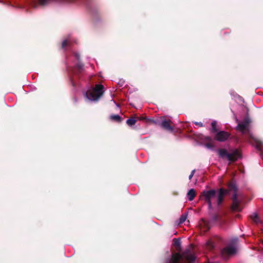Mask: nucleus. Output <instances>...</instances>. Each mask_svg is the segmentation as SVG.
<instances>
[{
    "label": "nucleus",
    "instance_id": "f257e3e1",
    "mask_svg": "<svg viewBox=\"0 0 263 263\" xmlns=\"http://www.w3.org/2000/svg\"><path fill=\"white\" fill-rule=\"evenodd\" d=\"M226 190L220 189L218 192L214 190H206L202 192L201 198L208 203L209 208L212 209V205H219L221 203Z\"/></svg>",
    "mask_w": 263,
    "mask_h": 263
},
{
    "label": "nucleus",
    "instance_id": "f03ea898",
    "mask_svg": "<svg viewBox=\"0 0 263 263\" xmlns=\"http://www.w3.org/2000/svg\"><path fill=\"white\" fill-rule=\"evenodd\" d=\"M250 121L249 119L246 118L243 121L239 122L236 127V129L241 132L242 134L247 135L250 140L252 139L256 144V146L259 149L261 148L262 142L254 137L249 129Z\"/></svg>",
    "mask_w": 263,
    "mask_h": 263
},
{
    "label": "nucleus",
    "instance_id": "7ed1b4c3",
    "mask_svg": "<svg viewBox=\"0 0 263 263\" xmlns=\"http://www.w3.org/2000/svg\"><path fill=\"white\" fill-rule=\"evenodd\" d=\"M182 258L192 263L194 261L196 257L190 249H187L182 255L179 253L173 254L171 258L166 259V263H181L180 261Z\"/></svg>",
    "mask_w": 263,
    "mask_h": 263
},
{
    "label": "nucleus",
    "instance_id": "20e7f679",
    "mask_svg": "<svg viewBox=\"0 0 263 263\" xmlns=\"http://www.w3.org/2000/svg\"><path fill=\"white\" fill-rule=\"evenodd\" d=\"M217 152L219 157L227 159L230 162L235 161L241 156V153L238 149H232L228 152L225 148H220Z\"/></svg>",
    "mask_w": 263,
    "mask_h": 263
},
{
    "label": "nucleus",
    "instance_id": "39448f33",
    "mask_svg": "<svg viewBox=\"0 0 263 263\" xmlns=\"http://www.w3.org/2000/svg\"><path fill=\"white\" fill-rule=\"evenodd\" d=\"M104 87L102 85L97 84L95 88L87 90L85 94L86 97L90 101H97L104 92Z\"/></svg>",
    "mask_w": 263,
    "mask_h": 263
},
{
    "label": "nucleus",
    "instance_id": "423d86ee",
    "mask_svg": "<svg viewBox=\"0 0 263 263\" xmlns=\"http://www.w3.org/2000/svg\"><path fill=\"white\" fill-rule=\"evenodd\" d=\"M76 0H35L33 3V7L36 8L38 6H45L52 3L61 2L65 3H71Z\"/></svg>",
    "mask_w": 263,
    "mask_h": 263
},
{
    "label": "nucleus",
    "instance_id": "0eeeda50",
    "mask_svg": "<svg viewBox=\"0 0 263 263\" xmlns=\"http://www.w3.org/2000/svg\"><path fill=\"white\" fill-rule=\"evenodd\" d=\"M230 190H233L234 193L233 195V204L232 205V209L234 211H239L240 209L239 207V201L237 199L236 191L237 188L234 183H231L229 185Z\"/></svg>",
    "mask_w": 263,
    "mask_h": 263
},
{
    "label": "nucleus",
    "instance_id": "6e6552de",
    "mask_svg": "<svg viewBox=\"0 0 263 263\" xmlns=\"http://www.w3.org/2000/svg\"><path fill=\"white\" fill-rule=\"evenodd\" d=\"M236 252V248L235 246H228L224 249H223L221 251V255L222 257L226 259L229 256L235 254Z\"/></svg>",
    "mask_w": 263,
    "mask_h": 263
},
{
    "label": "nucleus",
    "instance_id": "1a4fd4ad",
    "mask_svg": "<svg viewBox=\"0 0 263 263\" xmlns=\"http://www.w3.org/2000/svg\"><path fill=\"white\" fill-rule=\"evenodd\" d=\"M230 137L228 132L225 131H220L216 133L215 136V139L220 142L226 141Z\"/></svg>",
    "mask_w": 263,
    "mask_h": 263
},
{
    "label": "nucleus",
    "instance_id": "9d476101",
    "mask_svg": "<svg viewBox=\"0 0 263 263\" xmlns=\"http://www.w3.org/2000/svg\"><path fill=\"white\" fill-rule=\"evenodd\" d=\"M171 121L170 120H163L161 123V126L165 129L172 132L173 127L171 125Z\"/></svg>",
    "mask_w": 263,
    "mask_h": 263
},
{
    "label": "nucleus",
    "instance_id": "9b49d317",
    "mask_svg": "<svg viewBox=\"0 0 263 263\" xmlns=\"http://www.w3.org/2000/svg\"><path fill=\"white\" fill-rule=\"evenodd\" d=\"M188 199L190 201H192L195 196V191L194 189L190 190L187 194Z\"/></svg>",
    "mask_w": 263,
    "mask_h": 263
},
{
    "label": "nucleus",
    "instance_id": "f8f14e48",
    "mask_svg": "<svg viewBox=\"0 0 263 263\" xmlns=\"http://www.w3.org/2000/svg\"><path fill=\"white\" fill-rule=\"evenodd\" d=\"M187 217V213H185L183 214H182L178 220V224H180L183 223L186 220Z\"/></svg>",
    "mask_w": 263,
    "mask_h": 263
},
{
    "label": "nucleus",
    "instance_id": "ddd939ff",
    "mask_svg": "<svg viewBox=\"0 0 263 263\" xmlns=\"http://www.w3.org/2000/svg\"><path fill=\"white\" fill-rule=\"evenodd\" d=\"M251 218L252 220L255 223H258L259 222L260 220L258 217V215L256 213H253L251 216Z\"/></svg>",
    "mask_w": 263,
    "mask_h": 263
},
{
    "label": "nucleus",
    "instance_id": "4468645a",
    "mask_svg": "<svg viewBox=\"0 0 263 263\" xmlns=\"http://www.w3.org/2000/svg\"><path fill=\"white\" fill-rule=\"evenodd\" d=\"M71 43V39L68 38L66 40H65L62 42V46L63 48H65L67 46L69 45Z\"/></svg>",
    "mask_w": 263,
    "mask_h": 263
},
{
    "label": "nucleus",
    "instance_id": "2eb2a0df",
    "mask_svg": "<svg viewBox=\"0 0 263 263\" xmlns=\"http://www.w3.org/2000/svg\"><path fill=\"white\" fill-rule=\"evenodd\" d=\"M136 122V120L135 118H133L127 119L126 121V123L128 125L131 126L134 125L135 124Z\"/></svg>",
    "mask_w": 263,
    "mask_h": 263
},
{
    "label": "nucleus",
    "instance_id": "dca6fc26",
    "mask_svg": "<svg viewBox=\"0 0 263 263\" xmlns=\"http://www.w3.org/2000/svg\"><path fill=\"white\" fill-rule=\"evenodd\" d=\"M217 122L216 121H213L211 123L212 129L211 131L212 133H215L217 131L216 128Z\"/></svg>",
    "mask_w": 263,
    "mask_h": 263
},
{
    "label": "nucleus",
    "instance_id": "f3484780",
    "mask_svg": "<svg viewBox=\"0 0 263 263\" xmlns=\"http://www.w3.org/2000/svg\"><path fill=\"white\" fill-rule=\"evenodd\" d=\"M174 245L177 247H180L181 245V242L179 239H174Z\"/></svg>",
    "mask_w": 263,
    "mask_h": 263
},
{
    "label": "nucleus",
    "instance_id": "a211bd4d",
    "mask_svg": "<svg viewBox=\"0 0 263 263\" xmlns=\"http://www.w3.org/2000/svg\"><path fill=\"white\" fill-rule=\"evenodd\" d=\"M125 84V81L124 80H122V79H120L119 80V81L118 82V85L119 86V87H122L124 86Z\"/></svg>",
    "mask_w": 263,
    "mask_h": 263
},
{
    "label": "nucleus",
    "instance_id": "6ab92c4d",
    "mask_svg": "<svg viewBox=\"0 0 263 263\" xmlns=\"http://www.w3.org/2000/svg\"><path fill=\"white\" fill-rule=\"evenodd\" d=\"M195 124L200 127H202L203 125V124L202 123L199 122H195Z\"/></svg>",
    "mask_w": 263,
    "mask_h": 263
},
{
    "label": "nucleus",
    "instance_id": "aec40b11",
    "mask_svg": "<svg viewBox=\"0 0 263 263\" xmlns=\"http://www.w3.org/2000/svg\"><path fill=\"white\" fill-rule=\"evenodd\" d=\"M77 67L79 69V70H80V69H82L83 65L79 63L77 65Z\"/></svg>",
    "mask_w": 263,
    "mask_h": 263
},
{
    "label": "nucleus",
    "instance_id": "412c9836",
    "mask_svg": "<svg viewBox=\"0 0 263 263\" xmlns=\"http://www.w3.org/2000/svg\"><path fill=\"white\" fill-rule=\"evenodd\" d=\"M194 172H195V170H193L190 174V175L189 176V179H191V178H192V177L193 176L194 174Z\"/></svg>",
    "mask_w": 263,
    "mask_h": 263
},
{
    "label": "nucleus",
    "instance_id": "4be33fe9",
    "mask_svg": "<svg viewBox=\"0 0 263 263\" xmlns=\"http://www.w3.org/2000/svg\"><path fill=\"white\" fill-rule=\"evenodd\" d=\"M120 121H121V117L119 115H116V122Z\"/></svg>",
    "mask_w": 263,
    "mask_h": 263
},
{
    "label": "nucleus",
    "instance_id": "5701e85b",
    "mask_svg": "<svg viewBox=\"0 0 263 263\" xmlns=\"http://www.w3.org/2000/svg\"><path fill=\"white\" fill-rule=\"evenodd\" d=\"M74 57H76V58L79 60V58H80V55L78 53H75L74 54Z\"/></svg>",
    "mask_w": 263,
    "mask_h": 263
},
{
    "label": "nucleus",
    "instance_id": "b1692460",
    "mask_svg": "<svg viewBox=\"0 0 263 263\" xmlns=\"http://www.w3.org/2000/svg\"><path fill=\"white\" fill-rule=\"evenodd\" d=\"M110 119L112 120H115V115H111L110 117Z\"/></svg>",
    "mask_w": 263,
    "mask_h": 263
},
{
    "label": "nucleus",
    "instance_id": "393cba45",
    "mask_svg": "<svg viewBox=\"0 0 263 263\" xmlns=\"http://www.w3.org/2000/svg\"><path fill=\"white\" fill-rule=\"evenodd\" d=\"M116 108H117V107H119V105H118V104H117V103H116Z\"/></svg>",
    "mask_w": 263,
    "mask_h": 263
},
{
    "label": "nucleus",
    "instance_id": "a878e982",
    "mask_svg": "<svg viewBox=\"0 0 263 263\" xmlns=\"http://www.w3.org/2000/svg\"><path fill=\"white\" fill-rule=\"evenodd\" d=\"M235 240L236 241H237L238 240V239H237V238H236V239H235Z\"/></svg>",
    "mask_w": 263,
    "mask_h": 263
}]
</instances>
